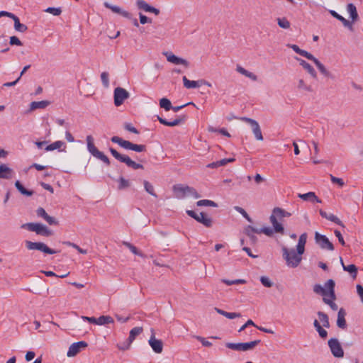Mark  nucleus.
<instances>
[{"label":"nucleus","instance_id":"nucleus-55","mask_svg":"<svg viewBox=\"0 0 363 363\" xmlns=\"http://www.w3.org/2000/svg\"><path fill=\"white\" fill-rule=\"evenodd\" d=\"M258 230H259V234L264 233V235H266L267 236H272L274 231V229H272L269 227H264V228H259Z\"/></svg>","mask_w":363,"mask_h":363},{"label":"nucleus","instance_id":"nucleus-52","mask_svg":"<svg viewBox=\"0 0 363 363\" xmlns=\"http://www.w3.org/2000/svg\"><path fill=\"white\" fill-rule=\"evenodd\" d=\"M118 183H119L118 189H120V190L125 189V188H128V187L130 186L129 181L125 179L123 177H121L118 179Z\"/></svg>","mask_w":363,"mask_h":363},{"label":"nucleus","instance_id":"nucleus-60","mask_svg":"<svg viewBox=\"0 0 363 363\" xmlns=\"http://www.w3.org/2000/svg\"><path fill=\"white\" fill-rule=\"evenodd\" d=\"M124 128L131 133H133L135 134H138V130L131 124L129 123H125L124 124Z\"/></svg>","mask_w":363,"mask_h":363},{"label":"nucleus","instance_id":"nucleus-2","mask_svg":"<svg viewBox=\"0 0 363 363\" xmlns=\"http://www.w3.org/2000/svg\"><path fill=\"white\" fill-rule=\"evenodd\" d=\"M291 213L281 208L276 207L273 209L272 213L270 216V222L274 229V232L284 234V229L281 223L278 220H281L284 217H290Z\"/></svg>","mask_w":363,"mask_h":363},{"label":"nucleus","instance_id":"nucleus-31","mask_svg":"<svg viewBox=\"0 0 363 363\" xmlns=\"http://www.w3.org/2000/svg\"><path fill=\"white\" fill-rule=\"evenodd\" d=\"M157 120L160 121V123L170 127L178 125L184 122V118H177L172 121H167L166 119L159 116H157Z\"/></svg>","mask_w":363,"mask_h":363},{"label":"nucleus","instance_id":"nucleus-15","mask_svg":"<svg viewBox=\"0 0 363 363\" xmlns=\"http://www.w3.org/2000/svg\"><path fill=\"white\" fill-rule=\"evenodd\" d=\"M328 346L334 357L337 358H342L344 357L343 349L337 339H330L328 340Z\"/></svg>","mask_w":363,"mask_h":363},{"label":"nucleus","instance_id":"nucleus-12","mask_svg":"<svg viewBox=\"0 0 363 363\" xmlns=\"http://www.w3.org/2000/svg\"><path fill=\"white\" fill-rule=\"evenodd\" d=\"M130 97L129 92L122 87H116L113 91L114 104L116 106H120L125 100Z\"/></svg>","mask_w":363,"mask_h":363},{"label":"nucleus","instance_id":"nucleus-21","mask_svg":"<svg viewBox=\"0 0 363 363\" xmlns=\"http://www.w3.org/2000/svg\"><path fill=\"white\" fill-rule=\"evenodd\" d=\"M135 4L137 8L140 10L154 13L155 16H158L160 13V11L158 9L152 6L145 0H137Z\"/></svg>","mask_w":363,"mask_h":363},{"label":"nucleus","instance_id":"nucleus-47","mask_svg":"<svg viewBox=\"0 0 363 363\" xmlns=\"http://www.w3.org/2000/svg\"><path fill=\"white\" fill-rule=\"evenodd\" d=\"M196 205L198 206H211V207H217L218 206V204L216 202L211 201V200H208V199L200 200V201H197Z\"/></svg>","mask_w":363,"mask_h":363},{"label":"nucleus","instance_id":"nucleus-6","mask_svg":"<svg viewBox=\"0 0 363 363\" xmlns=\"http://www.w3.org/2000/svg\"><path fill=\"white\" fill-rule=\"evenodd\" d=\"M109 151L111 152V155L118 161L125 163L128 167H130L133 169H143L144 167L143 165L135 162L133 160L130 159V157H128L126 155H121L118 152H117L115 149L111 147L109 149Z\"/></svg>","mask_w":363,"mask_h":363},{"label":"nucleus","instance_id":"nucleus-18","mask_svg":"<svg viewBox=\"0 0 363 363\" xmlns=\"http://www.w3.org/2000/svg\"><path fill=\"white\" fill-rule=\"evenodd\" d=\"M87 346L88 344L85 341L74 342L69 346L67 356L68 357H75L82 350L85 349Z\"/></svg>","mask_w":363,"mask_h":363},{"label":"nucleus","instance_id":"nucleus-17","mask_svg":"<svg viewBox=\"0 0 363 363\" xmlns=\"http://www.w3.org/2000/svg\"><path fill=\"white\" fill-rule=\"evenodd\" d=\"M151 333L148 343L155 353L160 354L163 351V343L162 340L155 337V330L152 328L151 329Z\"/></svg>","mask_w":363,"mask_h":363},{"label":"nucleus","instance_id":"nucleus-62","mask_svg":"<svg viewBox=\"0 0 363 363\" xmlns=\"http://www.w3.org/2000/svg\"><path fill=\"white\" fill-rule=\"evenodd\" d=\"M235 158H228V159H223L219 161H217L218 167L220 166H225L228 163L233 162L235 161Z\"/></svg>","mask_w":363,"mask_h":363},{"label":"nucleus","instance_id":"nucleus-54","mask_svg":"<svg viewBox=\"0 0 363 363\" xmlns=\"http://www.w3.org/2000/svg\"><path fill=\"white\" fill-rule=\"evenodd\" d=\"M260 281L262 284V285L264 286L265 287L269 288L273 286L272 281L267 277H265V276L261 277Z\"/></svg>","mask_w":363,"mask_h":363},{"label":"nucleus","instance_id":"nucleus-35","mask_svg":"<svg viewBox=\"0 0 363 363\" xmlns=\"http://www.w3.org/2000/svg\"><path fill=\"white\" fill-rule=\"evenodd\" d=\"M297 89L299 91L312 92L313 88L310 84H308L303 79H299L297 82Z\"/></svg>","mask_w":363,"mask_h":363},{"label":"nucleus","instance_id":"nucleus-45","mask_svg":"<svg viewBox=\"0 0 363 363\" xmlns=\"http://www.w3.org/2000/svg\"><path fill=\"white\" fill-rule=\"evenodd\" d=\"M160 106L165 111H169L172 108L171 101L167 98H162L160 100Z\"/></svg>","mask_w":363,"mask_h":363},{"label":"nucleus","instance_id":"nucleus-16","mask_svg":"<svg viewBox=\"0 0 363 363\" xmlns=\"http://www.w3.org/2000/svg\"><path fill=\"white\" fill-rule=\"evenodd\" d=\"M315 240L316 243L322 249H325L330 251L334 250L333 245L332 244V242H330V240L325 235H321L319 233L316 232L315 233Z\"/></svg>","mask_w":363,"mask_h":363},{"label":"nucleus","instance_id":"nucleus-58","mask_svg":"<svg viewBox=\"0 0 363 363\" xmlns=\"http://www.w3.org/2000/svg\"><path fill=\"white\" fill-rule=\"evenodd\" d=\"M140 23L143 25L145 23H152V19L143 15L142 13H139Z\"/></svg>","mask_w":363,"mask_h":363},{"label":"nucleus","instance_id":"nucleus-51","mask_svg":"<svg viewBox=\"0 0 363 363\" xmlns=\"http://www.w3.org/2000/svg\"><path fill=\"white\" fill-rule=\"evenodd\" d=\"M45 11L53 16H60L62 13V9L60 8L48 7Z\"/></svg>","mask_w":363,"mask_h":363},{"label":"nucleus","instance_id":"nucleus-59","mask_svg":"<svg viewBox=\"0 0 363 363\" xmlns=\"http://www.w3.org/2000/svg\"><path fill=\"white\" fill-rule=\"evenodd\" d=\"M234 209L240 213L241 215H242V216L244 218H245L248 221H250V216H248V214L247 213V212L245 211V209H243L242 208L240 207V206H235L234 207Z\"/></svg>","mask_w":363,"mask_h":363},{"label":"nucleus","instance_id":"nucleus-1","mask_svg":"<svg viewBox=\"0 0 363 363\" xmlns=\"http://www.w3.org/2000/svg\"><path fill=\"white\" fill-rule=\"evenodd\" d=\"M287 46L291 48L294 52L299 54L300 55L305 57L308 60L313 61L323 76L326 77H330L331 76L330 72L326 69L323 64H322L311 53L308 52L306 50L300 49L298 45L294 44H288Z\"/></svg>","mask_w":363,"mask_h":363},{"label":"nucleus","instance_id":"nucleus-28","mask_svg":"<svg viewBox=\"0 0 363 363\" xmlns=\"http://www.w3.org/2000/svg\"><path fill=\"white\" fill-rule=\"evenodd\" d=\"M319 213L320 215L323 217V218H325V219L330 220V221H332L342 227H345L344 224L342 223V222L340 220V218H338L336 216H335L334 214H332V213H327L325 211H323V210H320L319 211Z\"/></svg>","mask_w":363,"mask_h":363},{"label":"nucleus","instance_id":"nucleus-33","mask_svg":"<svg viewBox=\"0 0 363 363\" xmlns=\"http://www.w3.org/2000/svg\"><path fill=\"white\" fill-rule=\"evenodd\" d=\"M306 239H307V234L306 233H303L299 237L298 242V245L296 246V250L300 254H303L304 253L305 245H306Z\"/></svg>","mask_w":363,"mask_h":363},{"label":"nucleus","instance_id":"nucleus-39","mask_svg":"<svg viewBox=\"0 0 363 363\" xmlns=\"http://www.w3.org/2000/svg\"><path fill=\"white\" fill-rule=\"evenodd\" d=\"M48 105L49 102L48 101H33L30 105V109L33 111L38 108H45Z\"/></svg>","mask_w":363,"mask_h":363},{"label":"nucleus","instance_id":"nucleus-41","mask_svg":"<svg viewBox=\"0 0 363 363\" xmlns=\"http://www.w3.org/2000/svg\"><path fill=\"white\" fill-rule=\"evenodd\" d=\"M343 269L349 272L355 279L357 274V268L354 264L343 265Z\"/></svg>","mask_w":363,"mask_h":363},{"label":"nucleus","instance_id":"nucleus-63","mask_svg":"<svg viewBox=\"0 0 363 363\" xmlns=\"http://www.w3.org/2000/svg\"><path fill=\"white\" fill-rule=\"evenodd\" d=\"M195 337L201 342V344L205 347H211L212 345V343L208 340H206L205 338L201 337V336H195Z\"/></svg>","mask_w":363,"mask_h":363},{"label":"nucleus","instance_id":"nucleus-23","mask_svg":"<svg viewBox=\"0 0 363 363\" xmlns=\"http://www.w3.org/2000/svg\"><path fill=\"white\" fill-rule=\"evenodd\" d=\"M189 190L190 186H188L174 185L173 186V191L175 196L178 199L184 198L185 196L188 195Z\"/></svg>","mask_w":363,"mask_h":363},{"label":"nucleus","instance_id":"nucleus-29","mask_svg":"<svg viewBox=\"0 0 363 363\" xmlns=\"http://www.w3.org/2000/svg\"><path fill=\"white\" fill-rule=\"evenodd\" d=\"M12 169L4 164H1L0 165V179H11L12 177Z\"/></svg>","mask_w":363,"mask_h":363},{"label":"nucleus","instance_id":"nucleus-42","mask_svg":"<svg viewBox=\"0 0 363 363\" xmlns=\"http://www.w3.org/2000/svg\"><path fill=\"white\" fill-rule=\"evenodd\" d=\"M15 186L16 189L23 195H26L28 196L33 195V191L26 189L21 184L19 181H16L15 182Z\"/></svg>","mask_w":363,"mask_h":363},{"label":"nucleus","instance_id":"nucleus-27","mask_svg":"<svg viewBox=\"0 0 363 363\" xmlns=\"http://www.w3.org/2000/svg\"><path fill=\"white\" fill-rule=\"evenodd\" d=\"M235 70L238 73L241 74L242 75H244L245 77L250 79L251 80H252L254 82L257 81L258 78L255 74L247 70L246 69H245L243 67H242L240 65H237Z\"/></svg>","mask_w":363,"mask_h":363},{"label":"nucleus","instance_id":"nucleus-57","mask_svg":"<svg viewBox=\"0 0 363 363\" xmlns=\"http://www.w3.org/2000/svg\"><path fill=\"white\" fill-rule=\"evenodd\" d=\"M333 300L334 299H332L331 298H328V297L327 298L326 297L323 298V301L326 304L329 305L333 310L336 311L337 309V306L336 303H335L333 302Z\"/></svg>","mask_w":363,"mask_h":363},{"label":"nucleus","instance_id":"nucleus-53","mask_svg":"<svg viewBox=\"0 0 363 363\" xmlns=\"http://www.w3.org/2000/svg\"><path fill=\"white\" fill-rule=\"evenodd\" d=\"M123 244L127 247L133 254L135 255H139V256H143L142 253H140L138 249L133 246L132 244H130V242H123Z\"/></svg>","mask_w":363,"mask_h":363},{"label":"nucleus","instance_id":"nucleus-4","mask_svg":"<svg viewBox=\"0 0 363 363\" xmlns=\"http://www.w3.org/2000/svg\"><path fill=\"white\" fill-rule=\"evenodd\" d=\"M313 291L315 294L323 295L324 297L335 299V281L333 279H329L325 283L324 286L320 284H315L313 286Z\"/></svg>","mask_w":363,"mask_h":363},{"label":"nucleus","instance_id":"nucleus-48","mask_svg":"<svg viewBox=\"0 0 363 363\" xmlns=\"http://www.w3.org/2000/svg\"><path fill=\"white\" fill-rule=\"evenodd\" d=\"M101 80L105 88H108L109 86V74L107 72H101Z\"/></svg>","mask_w":363,"mask_h":363},{"label":"nucleus","instance_id":"nucleus-26","mask_svg":"<svg viewBox=\"0 0 363 363\" xmlns=\"http://www.w3.org/2000/svg\"><path fill=\"white\" fill-rule=\"evenodd\" d=\"M298 197L303 201H308L311 202L321 203V200L315 195L314 192L310 191L306 194H298Z\"/></svg>","mask_w":363,"mask_h":363},{"label":"nucleus","instance_id":"nucleus-38","mask_svg":"<svg viewBox=\"0 0 363 363\" xmlns=\"http://www.w3.org/2000/svg\"><path fill=\"white\" fill-rule=\"evenodd\" d=\"M143 329L142 327H135L130 331V335L128 339L129 344H131L135 339L136 336L140 335L143 332Z\"/></svg>","mask_w":363,"mask_h":363},{"label":"nucleus","instance_id":"nucleus-34","mask_svg":"<svg viewBox=\"0 0 363 363\" xmlns=\"http://www.w3.org/2000/svg\"><path fill=\"white\" fill-rule=\"evenodd\" d=\"M330 13L337 20L340 21L344 26L352 30V24L348 20L345 18L343 16L339 15L336 11L331 10L330 11Z\"/></svg>","mask_w":363,"mask_h":363},{"label":"nucleus","instance_id":"nucleus-10","mask_svg":"<svg viewBox=\"0 0 363 363\" xmlns=\"http://www.w3.org/2000/svg\"><path fill=\"white\" fill-rule=\"evenodd\" d=\"M104 6L106 8L111 10L113 13L120 14L121 16H122L123 17H124L125 18L132 20L133 24L134 25V26H135V27L139 26L138 20L136 18H133L132 14L130 13H129L128 11L122 9L121 7H119L118 6L111 5V4H109L108 2L104 3Z\"/></svg>","mask_w":363,"mask_h":363},{"label":"nucleus","instance_id":"nucleus-14","mask_svg":"<svg viewBox=\"0 0 363 363\" xmlns=\"http://www.w3.org/2000/svg\"><path fill=\"white\" fill-rule=\"evenodd\" d=\"M241 121L249 123L252 128V133L255 138L259 141L263 140V136L261 131L260 126L257 121L250 118L243 117L241 118Z\"/></svg>","mask_w":363,"mask_h":363},{"label":"nucleus","instance_id":"nucleus-50","mask_svg":"<svg viewBox=\"0 0 363 363\" xmlns=\"http://www.w3.org/2000/svg\"><path fill=\"white\" fill-rule=\"evenodd\" d=\"M220 281L225 284L226 285H228V286H230L233 284H245L246 282V281L244 279L228 280L226 279H222L220 280Z\"/></svg>","mask_w":363,"mask_h":363},{"label":"nucleus","instance_id":"nucleus-8","mask_svg":"<svg viewBox=\"0 0 363 363\" xmlns=\"http://www.w3.org/2000/svg\"><path fill=\"white\" fill-rule=\"evenodd\" d=\"M87 149L89 152L97 159L101 160L107 165L110 164L109 159L101 151H99L94 145V138L91 135H87L86 138Z\"/></svg>","mask_w":363,"mask_h":363},{"label":"nucleus","instance_id":"nucleus-9","mask_svg":"<svg viewBox=\"0 0 363 363\" xmlns=\"http://www.w3.org/2000/svg\"><path fill=\"white\" fill-rule=\"evenodd\" d=\"M259 340L251 341L249 342H228L225 344V346L228 348L235 351H248L254 349L258 344H259Z\"/></svg>","mask_w":363,"mask_h":363},{"label":"nucleus","instance_id":"nucleus-13","mask_svg":"<svg viewBox=\"0 0 363 363\" xmlns=\"http://www.w3.org/2000/svg\"><path fill=\"white\" fill-rule=\"evenodd\" d=\"M186 213L206 227L209 228L212 225L211 218L204 213H196L194 211L188 210L186 211Z\"/></svg>","mask_w":363,"mask_h":363},{"label":"nucleus","instance_id":"nucleus-49","mask_svg":"<svg viewBox=\"0 0 363 363\" xmlns=\"http://www.w3.org/2000/svg\"><path fill=\"white\" fill-rule=\"evenodd\" d=\"M143 184L145 191L150 195L157 197V194L155 193L153 186L147 181H144Z\"/></svg>","mask_w":363,"mask_h":363},{"label":"nucleus","instance_id":"nucleus-20","mask_svg":"<svg viewBox=\"0 0 363 363\" xmlns=\"http://www.w3.org/2000/svg\"><path fill=\"white\" fill-rule=\"evenodd\" d=\"M164 55L166 56L167 60L169 62H171L177 65H182L184 66L186 68L189 67V63L186 60L182 57H179L171 52H164Z\"/></svg>","mask_w":363,"mask_h":363},{"label":"nucleus","instance_id":"nucleus-46","mask_svg":"<svg viewBox=\"0 0 363 363\" xmlns=\"http://www.w3.org/2000/svg\"><path fill=\"white\" fill-rule=\"evenodd\" d=\"M64 145V143L62 141H55L52 143V144L48 145L45 147L46 151H52L57 149H60Z\"/></svg>","mask_w":363,"mask_h":363},{"label":"nucleus","instance_id":"nucleus-22","mask_svg":"<svg viewBox=\"0 0 363 363\" xmlns=\"http://www.w3.org/2000/svg\"><path fill=\"white\" fill-rule=\"evenodd\" d=\"M36 214L38 217L43 218L49 225H57L59 224L58 220L54 217L49 216L45 210L42 207H40L36 210Z\"/></svg>","mask_w":363,"mask_h":363},{"label":"nucleus","instance_id":"nucleus-64","mask_svg":"<svg viewBox=\"0 0 363 363\" xmlns=\"http://www.w3.org/2000/svg\"><path fill=\"white\" fill-rule=\"evenodd\" d=\"M357 292L363 303V287L359 284L357 285Z\"/></svg>","mask_w":363,"mask_h":363},{"label":"nucleus","instance_id":"nucleus-5","mask_svg":"<svg viewBox=\"0 0 363 363\" xmlns=\"http://www.w3.org/2000/svg\"><path fill=\"white\" fill-rule=\"evenodd\" d=\"M23 229H26L31 232H35L37 235L48 237L52 235L50 230L46 225L40 223H27L21 225Z\"/></svg>","mask_w":363,"mask_h":363},{"label":"nucleus","instance_id":"nucleus-24","mask_svg":"<svg viewBox=\"0 0 363 363\" xmlns=\"http://www.w3.org/2000/svg\"><path fill=\"white\" fill-rule=\"evenodd\" d=\"M8 17L13 20L14 28L16 30L21 33H25L28 30V27L25 24L21 23L19 18L13 13L9 12Z\"/></svg>","mask_w":363,"mask_h":363},{"label":"nucleus","instance_id":"nucleus-43","mask_svg":"<svg viewBox=\"0 0 363 363\" xmlns=\"http://www.w3.org/2000/svg\"><path fill=\"white\" fill-rule=\"evenodd\" d=\"M279 26L284 29H289L291 26L290 22L285 18H278L277 19Z\"/></svg>","mask_w":363,"mask_h":363},{"label":"nucleus","instance_id":"nucleus-36","mask_svg":"<svg viewBox=\"0 0 363 363\" xmlns=\"http://www.w3.org/2000/svg\"><path fill=\"white\" fill-rule=\"evenodd\" d=\"M347 11L349 13L353 22L356 21L358 19L359 16L357 11V8L353 4L350 3L347 5Z\"/></svg>","mask_w":363,"mask_h":363},{"label":"nucleus","instance_id":"nucleus-30","mask_svg":"<svg viewBox=\"0 0 363 363\" xmlns=\"http://www.w3.org/2000/svg\"><path fill=\"white\" fill-rule=\"evenodd\" d=\"M245 233L250 238L253 244L257 242V239L255 234H259L258 228L249 225L245 228Z\"/></svg>","mask_w":363,"mask_h":363},{"label":"nucleus","instance_id":"nucleus-61","mask_svg":"<svg viewBox=\"0 0 363 363\" xmlns=\"http://www.w3.org/2000/svg\"><path fill=\"white\" fill-rule=\"evenodd\" d=\"M9 43L11 45H18V46L22 45L21 41L16 36L10 37Z\"/></svg>","mask_w":363,"mask_h":363},{"label":"nucleus","instance_id":"nucleus-37","mask_svg":"<svg viewBox=\"0 0 363 363\" xmlns=\"http://www.w3.org/2000/svg\"><path fill=\"white\" fill-rule=\"evenodd\" d=\"M215 311L218 313H219V314H220V315H223V316H225V317H226L227 318H229V319H234V318H236L241 317V314L240 313L226 312V311H223L222 309H220L218 308H215Z\"/></svg>","mask_w":363,"mask_h":363},{"label":"nucleus","instance_id":"nucleus-40","mask_svg":"<svg viewBox=\"0 0 363 363\" xmlns=\"http://www.w3.org/2000/svg\"><path fill=\"white\" fill-rule=\"evenodd\" d=\"M318 316L319 318L320 323L322 324V325L325 328H329L330 327V323L328 315L323 313L319 311L318 313Z\"/></svg>","mask_w":363,"mask_h":363},{"label":"nucleus","instance_id":"nucleus-3","mask_svg":"<svg viewBox=\"0 0 363 363\" xmlns=\"http://www.w3.org/2000/svg\"><path fill=\"white\" fill-rule=\"evenodd\" d=\"M281 250L283 258L286 261L287 267L296 268L300 264L303 254H300L297 250L295 252L294 249H288L285 246L282 247Z\"/></svg>","mask_w":363,"mask_h":363},{"label":"nucleus","instance_id":"nucleus-19","mask_svg":"<svg viewBox=\"0 0 363 363\" xmlns=\"http://www.w3.org/2000/svg\"><path fill=\"white\" fill-rule=\"evenodd\" d=\"M184 86L186 89H195L198 88L201 85H206L208 87L211 86V84L206 80L201 79L199 81H191L187 79L186 76L182 77Z\"/></svg>","mask_w":363,"mask_h":363},{"label":"nucleus","instance_id":"nucleus-25","mask_svg":"<svg viewBox=\"0 0 363 363\" xmlns=\"http://www.w3.org/2000/svg\"><path fill=\"white\" fill-rule=\"evenodd\" d=\"M295 60L298 62L299 65L304 69H306L310 74L312 77L313 78H316L317 77V74H316V72L315 70L314 69V68L309 64L307 62H306L305 60L299 58V57H295Z\"/></svg>","mask_w":363,"mask_h":363},{"label":"nucleus","instance_id":"nucleus-56","mask_svg":"<svg viewBox=\"0 0 363 363\" xmlns=\"http://www.w3.org/2000/svg\"><path fill=\"white\" fill-rule=\"evenodd\" d=\"M330 180L333 184H337L339 186L342 187L345 185V182L341 178L335 177V176L330 174Z\"/></svg>","mask_w":363,"mask_h":363},{"label":"nucleus","instance_id":"nucleus-11","mask_svg":"<svg viewBox=\"0 0 363 363\" xmlns=\"http://www.w3.org/2000/svg\"><path fill=\"white\" fill-rule=\"evenodd\" d=\"M26 246L29 250H39L49 255L57 253L56 251L50 249L45 243L40 242L26 241Z\"/></svg>","mask_w":363,"mask_h":363},{"label":"nucleus","instance_id":"nucleus-7","mask_svg":"<svg viewBox=\"0 0 363 363\" xmlns=\"http://www.w3.org/2000/svg\"><path fill=\"white\" fill-rule=\"evenodd\" d=\"M111 140L114 143L118 144L125 150H131L137 152H144L146 150V147L144 145L133 144L130 141L125 140L118 136L112 137Z\"/></svg>","mask_w":363,"mask_h":363},{"label":"nucleus","instance_id":"nucleus-32","mask_svg":"<svg viewBox=\"0 0 363 363\" xmlns=\"http://www.w3.org/2000/svg\"><path fill=\"white\" fill-rule=\"evenodd\" d=\"M345 316V311L344 309L340 308L337 313V325L342 329H345L347 325Z\"/></svg>","mask_w":363,"mask_h":363},{"label":"nucleus","instance_id":"nucleus-44","mask_svg":"<svg viewBox=\"0 0 363 363\" xmlns=\"http://www.w3.org/2000/svg\"><path fill=\"white\" fill-rule=\"evenodd\" d=\"M113 319L109 315H101L98 318V325H102L109 323H113Z\"/></svg>","mask_w":363,"mask_h":363}]
</instances>
